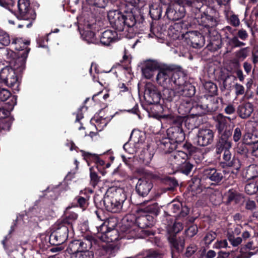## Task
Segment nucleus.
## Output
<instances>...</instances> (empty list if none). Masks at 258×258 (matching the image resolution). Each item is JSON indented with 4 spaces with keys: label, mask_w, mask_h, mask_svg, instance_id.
I'll use <instances>...</instances> for the list:
<instances>
[{
    "label": "nucleus",
    "mask_w": 258,
    "mask_h": 258,
    "mask_svg": "<svg viewBox=\"0 0 258 258\" xmlns=\"http://www.w3.org/2000/svg\"><path fill=\"white\" fill-rule=\"evenodd\" d=\"M234 88L237 96L243 95L244 93V88L242 85L236 83L234 85Z\"/></svg>",
    "instance_id": "nucleus-59"
},
{
    "label": "nucleus",
    "mask_w": 258,
    "mask_h": 258,
    "mask_svg": "<svg viewBox=\"0 0 258 258\" xmlns=\"http://www.w3.org/2000/svg\"><path fill=\"white\" fill-rule=\"evenodd\" d=\"M252 61L254 65L258 63V46L253 47L252 52Z\"/></svg>",
    "instance_id": "nucleus-58"
},
{
    "label": "nucleus",
    "mask_w": 258,
    "mask_h": 258,
    "mask_svg": "<svg viewBox=\"0 0 258 258\" xmlns=\"http://www.w3.org/2000/svg\"><path fill=\"white\" fill-rule=\"evenodd\" d=\"M98 237L102 241L107 242H113L118 240L119 239L122 238L123 236L120 237L119 235L118 234V232L115 229L112 230H106L105 232L97 233Z\"/></svg>",
    "instance_id": "nucleus-21"
},
{
    "label": "nucleus",
    "mask_w": 258,
    "mask_h": 258,
    "mask_svg": "<svg viewBox=\"0 0 258 258\" xmlns=\"http://www.w3.org/2000/svg\"><path fill=\"white\" fill-rule=\"evenodd\" d=\"M252 133H246L243 136V142L245 144H251Z\"/></svg>",
    "instance_id": "nucleus-63"
},
{
    "label": "nucleus",
    "mask_w": 258,
    "mask_h": 258,
    "mask_svg": "<svg viewBox=\"0 0 258 258\" xmlns=\"http://www.w3.org/2000/svg\"><path fill=\"white\" fill-rule=\"evenodd\" d=\"M251 154L252 156L258 157V143L251 144Z\"/></svg>",
    "instance_id": "nucleus-64"
},
{
    "label": "nucleus",
    "mask_w": 258,
    "mask_h": 258,
    "mask_svg": "<svg viewBox=\"0 0 258 258\" xmlns=\"http://www.w3.org/2000/svg\"><path fill=\"white\" fill-rule=\"evenodd\" d=\"M125 199V195L122 190L116 189L113 192L106 194L104 198V205L108 211L118 213L121 211Z\"/></svg>",
    "instance_id": "nucleus-2"
},
{
    "label": "nucleus",
    "mask_w": 258,
    "mask_h": 258,
    "mask_svg": "<svg viewBox=\"0 0 258 258\" xmlns=\"http://www.w3.org/2000/svg\"><path fill=\"white\" fill-rule=\"evenodd\" d=\"M174 2L179 6H184V8L189 7L200 9L202 6V3L198 0H174Z\"/></svg>",
    "instance_id": "nucleus-33"
},
{
    "label": "nucleus",
    "mask_w": 258,
    "mask_h": 258,
    "mask_svg": "<svg viewBox=\"0 0 258 258\" xmlns=\"http://www.w3.org/2000/svg\"><path fill=\"white\" fill-rule=\"evenodd\" d=\"M245 192L248 195H253L258 190V186L254 182L247 184L245 186Z\"/></svg>",
    "instance_id": "nucleus-45"
},
{
    "label": "nucleus",
    "mask_w": 258,
    "mask_h": 258,
    "mask_svg": "<svg viewBox=\"0 0 258 258\" xmlns=\"http://www.w3.org/2000/svg\"><path fill=\"white\" fill-rule=\"evenodd\" d=\"M216 151L217 154H221L223 152V158L226 165L232 167L235 170H239L241 167V164L238 159L232 157V155L229 151L230 148H222L219 152L218 151L217 147H216Z\"/></svg>",
    "instance_id": "nucleus-15"
},
{
    "label": "nucleus",
    "mask_w": 258,
    "mask_h": 258,
    "mask_svg": "<svg viewBox=\"0 0 258 258\" xmlns=\"http://www.w3.org/2000/svg\"><path fill=\"white\" fill-rule=\"evenodd\" d=\"M150 14L152 19L154 20L159 19L161 16V10L160 7L155 8L152 6L150 8Z\"/></svg>",
    "instance_id": "nucleus-42"
},
{
    "label": "nucleus",
    "mask_w": 258,
    "mask_h": 258,
    "mask_svg": "<svg viewBox=\"0 0 258 258\" xmlns=\"http://www.w3.org/2000/svg\"><path fill=\"white\" fill-rule=\"evenodd\" d=\"M177 74L167 69H161L156 77L157 83L163 87H170L172 86L174 80L177 79Z\"/></svg>",
    "instance_id": "nucleus-9"
},
{
    "label": "nucleus",
    "mask_w": 258,
    "mask_h": 258,
    "mask_svg": "<svg viewBox=\"0 0 258 258\" xmlns=\"http://www.w3.org/2000/svg\"><path fill=\"white\" fill-rule=\"evenodd\" d=\"M185 9L184 6H179L175 2L169 5L166 9V15L169 20H178L184 17Z\"/></svg>",
    "instance_id": "nucleus-13"
},
{
    "label": "nucleus",
    "mask_w": 258,
    "mask_h": 258,
    "mask_svg": "<svg viewBox=\"0 0 258 258\" xmlns=\"http://www.w3.org/2000/svg\"><path fill=\"white\" fill-rule=\"evenodd\" d=\"M152 174H146L140 178L136 184V190L139 195L147 196L153 188Z\"/></svg>",
    "instance_id": "nucleus-10"
},
{
    "label": "nucleus",
    "mask_w": 258,
    "mask_h": 258,
    "mask_svg": "<svg viewBox=\"0 0 258 258\" xmlns=\"http://www.w3.org/2000/svg\"><path fill=\"white\" fill-rule=\"evenodd\" d=\"M13 107L9 109H6L4 107L0 108V119L7 117L10 113V110H12Z\"/></svg>",
    "instance_id": "nucleus-60"
},
{
    "label": "nucleus",
    "mask_w": 258,
    "mask_h": 258,
    "mask_svg": "<svg viewBox=\"0 0 258 258\" xmlns=\"http://www.w3.org/2000/svg\"><path fill=\"white\" fill-rule=\"evenodd\" d=\"M203 176L205 178H208L216 183L220 182L223 178L222 173L215 168L205 169L203 172Z\"/></svg>",
    "instance_id": "nucleus-25"
},
{
    "label": "nucleus",
    "mask_w": 258,
    "mask_h": 258,
    "mask_svg": "<svg viewBox=\"0 0 258 258\" xmlns=\"http://www.w3.org/2000/svg\"><path fill=\"white\" fill-rule=\"evenodd\" d=\"M90 172L91 183L93 186H95L100 181V177L98 176L97 173L93 170V167L90 168Z\"/></svg>",
    "instance_id": "nucleus-48"
},
{
    "label": "nucleus",
    "mask_w": 258,
    "mask_h": 258,
    "mask_svg": "<svg viewBox=\"0 0 258 258\" xmlns=\"http://www.w3.org/2000/svg\"><path fill=\"white\" fill-rule=\"evenodd\" d=\"M182 207V204L178 202H171L168 205V208L173 214H175V216H177L179 212L180 209Z\"/></svg>",
    "instance_id": "nucleus-43"
},
{
    "label": "nucleus",
    "mask_w": 258,
    "mask_h": 258,
    "mask_svg": "<svg viewBox=\"0 0 258 258\" xmlns=\"http://www.w3.org/2000/svg\"><path fill=\"white\" fill-rule=\"evenodd\" d=\"M101 258H110L115 255L114 250L111 247H103L99 251Z\"/></svg>",
    "instance_id": "nucleus-37"
},
{
    "label": "nucleus",
    "mask_w": 258,
    "mask_h": 258,
    "mask_svg": "<svg viewBox=\"0 0 258 258\" xmlns=\"http://www.w3.org/2000/svg\"><path fill=\"white\" fill-rule=\"evenodd\" d=\"M160 94L154 84L151 83L146 84L144 97L148 104L158 103L160 101Z\"/></svg>",
    "instance_id": "nucleus-12"
},
{
    "label": "nucleus",
    "mask_w": 258,
    "mask_h": 258,
    "mask_svg": "<svg viewBox=\"0 0 258 258\" xmlns=\"http://www.w3.org/2000/svg\"><path fill=\"white\" fill-rule=\"evenodd\" d=\"M210 44L213 47L214 49L220 48L221 47V41L220 38V36L217 35L214 40H211Z\"/></svg>",
    "instance_id": "nucleus-52"
},
{
    "label": "nucleus",
    "mask_w": 258,
    "mask_h": 258,
    "mask_svg": "<svg viewBox=\"0 0 258 258\" xmlns=\"http://www.w3.org/2000/svg\"><path fill=\"white\" fill-rule=\"evenodd\" d=\"M30 41L24 40L22 38H15L12 40V44L15 45V48L18 51L24 50L21 53L16 60L14 69L18 71H22L25 68V63L30 49L27 47Z\"/></svg>",
    "instance_id": "nucleus-4"
},
{
    "label": "nucleus",
    "mask_w": 258,
    "mask_h": 258,
    "mask_svg": "<svg viewBox=\"0 0 258 258\" xmlns=\"http://www.w3.org/2000/svg\"><path fill=\"white\" fill-rule=\"evenodd\" d=\"M117 34L115 31L107 30L102 33L100 43L105 45H109L116 40Z\"/></svg>",
    "instance_id": "nucleus-28"
},
{
    "label": "nucleus",
    "mask_w": 258,
    "mask_h": 258,
    "mask_svg": "<svg viewBox=\"0 0 258 258\" xmlns=\"http://www.w3.org/2000/svg\"><path fill=\"white\" fill-rule=\"evenodd\" d=\"M166 182L170 185L168 190H173V188L178 185L177 181L173 178L169 177L167 179Z\"/></svg>",
    "instance_id": "nucleus-62"
},
{
    "label": "nucleus",
    "mask_w": 258,
    "mask_h": 258,
    "mask_svg": "<svg viewBox=\"0 0 258 258\" xmlns=\"http://www.w3.org/2000/svg\"><path fill=\"white\" fill-rule=\"evenodd\" d=\"M206 101L207 103L199 105L204 112L212 113L218 110L219 106V99L218 97L211 96Z\"/></svg>",
    "instance_id": "nucleus-20"
},
{
    "label": "nucleus",
    "mask_w": 258,
    "mask_h": 258,
    "mask_svg": "<svg viewBox=\"0 0 258 258\" xmlns=\"http://www.w3.org/2000/svg\"><path fill=\"white\" fill-rule=\"evenodd\" d=\"M176 86L172 84V86L170 87H163V95L165 99L171 101L174 97L177 95L176 90L175 88Z\"/></svg>",
    "instance_id": "nucleus-34"
},
{
    "label": "nucleus",
    "mask_w": 258,
    "mask_h": 258,
    "mask_svg": "<svg viewBox=\"0 0 258 258\" xmlns=\"http://www.w3.org/2000/svg\"><path fill=\"white\" fill-rule=\"evenodd\" d=\"M117 222L116 220L114 218H110L107 221L103 222L99 227H96V230L97 233L99 232H105L106 230H112L115 229V227L116 226Z\"/></svg>",
    "instance_id": "nucleus-29"
},
{
    "label": "nucleus",
    "mask_w": 258,
    "mask_h": 258,
    "mask_svg": "<svg viewBox=\"0 0 258 258\" xmlns=\"http://www.w3.org/2000/svg\"><path fill=\"white\" fill-rule=\"evenodd\" d=\"M88 249L89 248H86L85 250L73 254L71 258H93V252L91 251H89Z\"/></svg>",
    "instance_id": "nucleus-36"
},
{
    "label": "nucleus",
    "mask_w": 258,
    "mask_h": 258,
    "mask_svg": "<svg viewBox=\"0 0 258 258\" xmlns=\"http://www.w3.org/2000/svg\"><path fill=\"white\" fill-rule=\"evenodd\" d=\"M198 227L196 225H192L186 229L185 233L186 235L190 237L195 236L198 232Z\"/></svg>",
    "instance_id": "nucleus-50"
},
{
    "label": "nucleus",
    "mask_w": 258,
    "mask_h": 258,
    "mask_svg": "<svg viewBox=\"0 0 258 258\" xmlns=\"http://www.w3.org/2000/svg\"><path fill=\"white\" fill-rule=\"evenodd\" d=\"M176 90L177 95L190 97L195 93V89L190 83L184 81L183 77H178L173 82Z\"/></svg>",
    "instance_id": "nucleus-8"
},
{
    "label": "nucleus",
    "mask_w": 258,
    "mask_h": 258,
    "mask_svg": "<svg viewBox=\"0 0 258 258\" xmlns=\"http://www.w3.org/2000/svg\"><path fill=\"white\" fill-rule=\"evenodd\" d=\"M10 92L7 89L2 88L0 86V100L5 101L10 96Z\"/></svg>",
    "instance_id": "nucleus-54"
},
{
    "label": "nucleus",
    "mask_w": 258,
    "mask_h": 258,
    "mask_svg": "<svg viewBox=\"0 0 258 258\" xmlns=\"http://www.w3.org/2000/svg\"><path fill=\"white\" fill-rule=\"evenodd\" d=\"M5 84L14 90L19 91L20 82L15 71L10 68L5 67L0 72V84Z\"/></svg>",
    "instance_id": "nucleus-7"
},
{
    "label": "nucleus",
    "mask_w": 258,
    "mask_h": 258,
    "mask_svg": "<svg viewBox=\"0 0 258 258\" xmlns=\"http://www.w3.org/2000/svg\"><path fill=\"white\" fill-rule=\"evenodd\" d=\"M17 10L14 12L15 16L20 20H34L36 17L34 10L30 7L29 0H17Z\"/></svg>",
    "instance_id": "nucleus-5"
},
{
    "label": "nucleus",
    "mask_w": 258,
    "mask_h": 258,
    "mask_svg": "<svg viewBox=\"0 0 258 258\" xmlns=\"http://www.w3.org/2000/svg\"><path fill=\"white\" fill-rule=\"evenodd\" d=\"M141 210L145 212L153 214L157 216L159 208L157 203L153 201H145L141 204Z\"/></svg>",
    "instance_id": "nucleus-24"
},
{
    "label": "nucleus",
    "mask_w": 258,
    "mask_h": 258,
    "mask_svg": "<svg viewBox=\"0 0 258 258\" xmlns=\"http://www.w3.org/2000/svg\"><path fill=\"white\" fill-rule=\"evenodd\" d=\"M257 177H258V166L255 164L249 165L246 169V178L247 180H250Z\"/></svg>",
    "instance_id": "nucleus-35"
},
{
    "label": "nucleus",
    "mask_w": 258,
    "mask_h": 258,
    "mask_svg": "<svg viewBox=\"0 0 258 258\" xmlns=\"http://www.w3.org/2000/svg\"><path fill=\"white\" fill-rule=\"evenodd\" d=\"M198 248L196 244H191L186 248L185 255L186 257H190L197 250Z\"/></svg>",
    "instance_id": "nucleus-53"
},
{
    "label": "nucleus",
    "mask_w": 258,
    "mask_h": 258,
    "mask_svg": "<svg viewBox=\"0 0 258 258\" xmlns=\"http://www.w3.org/2000/svg\"><path fill=\"white\" fill-rule=\"evenodd\" d=\"M181 29V25L179 23H175L172 26H171L169 29V34L171 35L172 33V36L174 38H177L179 35Z\"/></svg>",
    "instance_id": "nucleus-40"
},
{
    "label": "nucleus",
    "mask_w": 258,
    "mask_h": 258,
    "mask_svg": "<svg viewBox=\"0 0 258 258\" xmlns=\"http://www.w3.org/2000/svg\"><path fill=\"white\" fill-rule=\"evenodd\" d=\"M215 119L216 122V127L218 131L227 129L231 120L230 117L224 116L222 114H218L215 117Z\"/></svg>",
    "instance_id": "nucleus-27"
},
{
    "label": "nucleus",
    "mask_w": 258,
    "mask_h": 258,
    "mask_svg": "<svg viewBox=\"0 0 258 258\" xmlns=\"http://www.w3.org/2000/svg\"><path fill=\"white\" fill-rule=\"evenodd\" d=\"M242 137V134L241 129L239 127H236L234 129L233 139L235 142H237L240 140Z\"/></svg>",
    "instance_id": "nucleus-57"
},
{
    "label": "nucleus",
    "mask_w": 258,
    "mask_h": 258,
    "mask_svg": "<svg viewBox=\"0 0 258 258\" xmlns=\"http://www.w3.org/2000/svg\"><path fill=\"white\" fill-rule=\"evenodd\" d=\"M172 142L170 138L163 139L160 141L159 146L165 153L171 152L176 146V145Z\"/></svg>",
    "instance_id": "nucleus-31"
},
{
    "label": "nucleus",
    "mask_w": 258,
    "mask_h": 258,
    "mask_svg": "<svg viewBox=\"0 0 258 258\" xmlns=\"http://www.w3.org/2000/svg\"><path fill=\"white\" fill-rule=\"evenodd\" d=\"M82 36L83 39L87 41L88 43L96 44L98 43V41L95 36V33L92 31H85Z\"/></svg>",
    "instance_id": "nucleus-38"
},
{
    "label": "nucleus",
    "mask_w": 258,
    "mask_h": 258,
    "mask_svg": "<svg viewBox=\"0 0 258 258\" xmlns=\"http://www.w3.org/2000/svg\"><path fill=\"white\" fill-rule=\"evenodd\" d=\"M82 155L84 156V159L88 162V165H89V160H93L96 164H97L96 168L99 171V165L103 166L104 165V162L100 159L97 155L95 154H91L89 152H86L84 151H81Z\"/></svg>",
    "instance_id": "nucleus-30"
},
{
    "label": "nucleus",
    "mask_w": 258,
    "mask_h": 258,
    "mask_svg": "<svg viewBox=\"0 0 258 258\" xmlns=\"http://www.w3.org/2000/svg\"><path fill=\"white\" fill-rule=\"evenodd\" d=\"M249 53L248 47H245L237 51L235 56L237 60L242 61L248 56Z\"/></svg>",
    "instance_id": "nucleus-41"
},
{
    "label": "nucleus",
    "mask_w": 258,
    "mask_h": 258,
    "mask_svg": "<svg viewBox=\"0 0 258 258\" xmlns=\"http://www.w3.org/2000/svg\"><path fill=\"white\" fill-rule=\"evenodd\" d=\"M205 88L212 94H215L217 91L216 85L211 82L206 83Z\"/></svg>",
    "instance_id": "nucleus-55"
},
{
    "label": "nucleus",
    "mask_w": 258,
    "mask_h": 258,
    "mask_svg": "<svg viewBox=\"0 0 258 258\" xmlns=\"http://www.w3.org/2000/svg\"><path fill=\"white\" fill-rule=\"evenodd\" d=\"M167 134L171 141L175 143H180L184 140V134L179 127H172L167 130Z\"/></svg>",
    "instance_id": "nucleus-23"
},
{
    "label": "nucleus",
    "mask_w": 258,
    "mask_h": 258,
    "mask_svg": "<svg viewBox=\"0 0 258 258\" xmlns=\"http://www.w3.org/2000/svg\"><path fill=\"white\" fill-rule=\"evenodd\" d=\"M187 154L183 151H176L171 153L169 158L170 164L175 168H177L179 166L185 162L187 159Z\"/></svg>",
    "instance_id": "nucleus-18"
},
{
    "label": "nucleus",
    "mask_w": 258,
    "mask_h": 258,
    "mask_svg": "<svg viewBox=\"0 0 258 258\" xmlns=\"http://www.w3.org/2000/svg\"><path fill=\"white\" fill-rule=\"evenodd\" d=\"M193 167V165L191 164L189 161H187V159L185 160V162H183L182 164H181V166H179L176 169L177 170H179L181 172L185 174H188L190 172L191 170Z\"/></svg>",
    "instance_id": "nucleus-39"
},
{
    "label": "nucleus",
    "mask_w": 258,
    "mask_h": 258,
    "mask_svg": "<svg viewBox=\"0 0 258 258\" xmlns=\"http://www.w3.org/2000/svg\"><path fill=\"white\" fill-rule=\"evenodd\" d=\"M220 138L219 141L216 145L218 152H219L222 148H231V142L229 140V138L231 136V132L228 128L223 130L222 131H218Z\"/></svg>",
    "instance_id": "nucleus-17"
},
{
    "label": "nucleus",
    "mask_w": 258,
    "mask_h": 258,
    "mask_svg": "<svg viewBox=\"0 0 258 258\" xmlns=\"http://www.w3.org/2000/svg\"><path fill=\"white\" fill-rule=\"evenodd\" d=\"M196 19L199 25L205 27H213L218 24L216 20L213 17L206 13L199 14L196 17Z\"/></svg>",
    "instance_id": "nucleus-19"
},
{
    "label": "nucleus",
    "mask_w": 258,
    "mask_h": 258,
    "mask_svg": "<svg viewBox=\"0 0 258 258\" xmlns=\"http://www.w3.org/2000/svg\"><path fill=\"white\" fill-rule=\"evenodd\" d=\"M54 230L50 234L51 240H55L56 244L63 243L68 238L69 234L73 233V225L67 219L57 221L54 225Z\"/></svg>",
    "instance_id": "nucleus-3"
},
{
    "label": "nucleus",
    "mask_w": 258,
    "mask_h": 258,
    "mask_svg": "<svg viewBox=\"0 0 258 258\" xmlns=\"http://www.w3.org/2000/svg\"><path fill=\"white\" fill-rule=\"evenodd\" d=\"M228 43L232 47H240L245 45V43L240 41L236 36L228 39Z\"/></svg>",
    "instance_id": "nucleus-47"
},
{
    "label": "nucleus",
    "mask_w": 258,
    "mask_h": 258,
    "mask_svg": "<svg viewBox=\"0 0 258 258\" xmlns=\"http://www.w3.org/2000/svg\"><path fill=\"white\" fill-rule=\"evenodd\" d=\"M108 18L112 26L118 31H127L135 26L136 21L132 13L122 14L119 11H110Z\"/></svg>",
    "instance_id": "nucleus-1"
},
{
    "label": "nucleus",
    "mask_w": 258,
    "mask_h": 258,
    "mask_svg": "<svg viewBox=\"0 0 258 258\" xmlns=\"http://www.w3.org/2000/svg\"><path fill=\"white\" fill-rule=\"evenodd\" d=\"M228 239L230 241V243L233 246H237L238 245L240 244L242 241V239L241 237H235L232 234H228Z\"/></svg>",
    "instance_id": "nucleus-49"
},
{
    "label": "nucleus",
    "mask_w": 258,
    "mask_h": 258,
    "mask_svg": "<svg viewBox=\"0 0 258 258\" xmlns=\"http://www.w3.org/2000/svg\"><path fill=\"white\" fill-rule=\"evenodd\" d=\"M183 227L180 222H176L172 226V231L174 233H177L182 230Z\"/></svg>",
    "instance_id": "nucleus-61"
},
{
    "label": "nucleus",
    "mask_w": 258,
    "mask_h": 258,
    "mask_svg": "<svg viewBox=\"0 0 258 258\" xmlns=\"http://www.w3.org/2000/svg\"><path fill=\"white\" fill-rule=\"evenodd\" d=\"M169 241L172 247L174 248L177 251H181L184 247V240L180 237L178 238L175 237L169 238Z\"/></svg>",
    "instance_id": "nucleus-32"
},
{
    "label": "nucleus",
    "mask_w": 258,
    "mask_h": 258,
    "mask_svg": "<svg viewBox=\"0 0 258 258\" xmlns=\"http://www.w3.org/2000/svg\"><path fill=\"white\" fill-rule=\"evenodd\" d=\"M93 239L90 237L83 240H74L69 244L67 248L68 251L71 254L76 253L86 248H90L92 245Z\"/></svg>",
    "instance_id": "nucleus-11"
},
{
    "label": "nucleus",
    "mask_w": 258,
    "mask_h": 258,
    "mask_svg": "<svg viewBox=\"0 0 258 258\" xmlns=\"http://www.w3.org/2000/svg\"><path fill=\"white\" fill-rule=\"evenodd\" d=\"M158 62L154 60H147L143 64L142 72L143 75L148 79H151L154 76V72L159 69Z\"/></svg>",
    "instance_id": "nucleus-16"
},
{
    "label": "nucleus",
    "mask_w": 258,
    "mask_h": 258,
    "mask_svg": "<svg viewBox=\"0 0 258 258\" xmlns=\"http://www.w3.org/2000/svg\"><path fill=\"white\" fill-rule=\"evenodd\" d=\"M253 111V105L250 102L241 104L239 105L237 108L239 116L243 119L249 117Z\"/></svg>",
    "instance_id": "nucleus-26"
},
{
    "label": "nucleus",
    "mask_w": 258,
    "mask_h": 258,
    "mask_svg": "<svg viewBox=\"0 0 258 258\" xmlns=\"http://www.w3.org/2000/svg\"><path fill=\"white\" fill-rule=\"evenodd\" d=\"M217 234L213 231H210L206 234L203 241L206 245L210 244L212 241L216 238Z\"/></svg>",
    "instance_id": "nucleus-44"
},
{
    "label": "nucleus",
    "mask_w": 258,
    "mask_h": 258,
    "mask_svg": "<svg viewBox=\"0 0 258 258\" xmlns=\"http://www.w3.org/2000/svg\"><path fill=\"white\" fill-rule=\"evenodd\" d=\"M88 1L90 4L98 8H104L108 2V0H88Z\"/></svg>",
    "instance_id": "nucleus-51"
},
{
    "label": "nucleus",
    "mask_w": 258,
    "mask_h": 258,
    "mask_svg": "<svg viewBox=\"0 0 258 258\" xmlns=\"http://www.w3.org/2000/svg\"><path fill=\"white\" fill-rule=\"evenodd\" d=\"M153 225V218L150 216H142L137 218L136 224H133L125 232L126 234H131V236H127V238L131 239L138 237L137 233L140 229Z\"/></svg>",
    "instance_id": "nucleus-6"
},
{
    "label": "nucleus",
    "mask_w": 258,
    "mask_h": 258,
    "mask_svg": "<svg viewBox=\"0 0 258 258\" xmlns=\"http://www.w3.org/2000/svg\"><path fill=\"white\" fill-rule=\"evenodd\" d=\"M227 246L228 242L226 240L217 241L213 245V247L216 249L225 248L227 247Z\"/></svg>",
    "instance_id": "nucleus-56"
},
{
    "label": "nucleus",
    "mask_w": 258,
    "mask_h": 258,
    "mask_svg": "<svg viewBox=\"0 0 258 258\" xmlns=\"http://www.w3.org/2000/svg\"><path fill=\"white\" fill-rule=\"evenodd\" d=\"M0 43L4 46H8L10 43L9 35L0 29Z\"/></svg>",
    "instance_id": "nucleus-46"
},
{
    "label": "nucleus",
    "mask_w": 258,
    "mask_h": 258,
    "mask_svg": "<svg viewBox=\"0 0 258 258\" xmlns=\"http://www.w3.org/2000/svg\"><path fill=\"white\" fill-rule=\"evenodd\" d=\"M189 40L194 48L201 47L205 44L204 36L197 31H191L188 33Z\"/></svg>",
    "instance_id": "nucleus-22"
},
{
    "label": "nucleus",
    "mask_w": 258,
    "mask_h": 258,
    "mask_svg": "<svg viewBox=\"0 0 258 258\" xmlns=\"http://www.w3.org/2000/svg\"><path fill=\"white\" fill-rule=\"evenodd\" d=\"M214 133L209 128H201L197 135V144L200 146H206L211 144L214 140Z\"/></svg>",
    "instance_id": "nucleus-14"
}]
</instances>
